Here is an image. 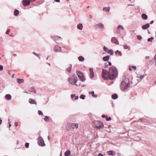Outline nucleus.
Returning a JSON list of instances; mask_svg holds the SVG:
<instances>
[{
	"label": "nucleus",
	"instance_id": "obj_1",
	"mask_svg": "<svg viewBox=\"0 0 156 156\" xmlns=\"http://www.w3.org/2000/svg\"><path fill=\"white\" fill-rule=\"evenodd\" d=\"M118 73L116 67L114 66H111L109 69V78L111 80L115 79L117 76Z\"/></svg>",
	"mask_w": 156,
	"mask_h": 156
},
{
	"label": "nucleus",
	"instance_id": "obj_2",
	"mask_svg": "<svg viewBox=\"0 0 156 156\" xmlns=\"http://www.w3.org/2000/svg\"><path fill=\"white\" fill-rule=\"evenodd\" d=\"M130 83L129 79L125 77L122 80L120 85V89L122 90L127 89L129 86Z\"/></svg>",
	"mask_w": 156,
	"mask_h": 156
},
{
	"label": "nucleus",
	"instance_id": "obj_3",
	"mask_svg": "<svg viewBox=\"0 0 156 156\" xmlns=\"http://www.w3.org/2000/svg\"><path fill=\"white\" fill-rule=\"evenodd\" d=\"M78 79L76 76L74 75L71 76L68 79V81L69 82L73 85H75L76 86L79 87L80 86V84H76Z\"/></svg>",
	"mask_w": 156,
	"mask_h": 156
},
{
	"label": "nucleus",
	"instance_id": "obj_4",
	"mask_svg": "<svg viewBox=\"0 0 156 156\" xmlns=\"http://www.w3.org/2000/svg\"><path fill=\"white\" fill-rule=\"evenodd\" d=\"M92 126L97 129H100L103 128L104 125L103 122L101 121H95L92 122Z\"/></svg>",
	"mask_w": 156,
	"mask_h": 156
},
{
	"label": "nucleus",
	"instance_id": "obj_5",
	"mask_svg": "<svg viewBox=\"0 0 156 156\" xmlns=\"http://www.w3.org/2000/svg\"><path fill=\"white\" fill-rule=\"evenodd\" d=\"M102 76L104 80H108L109 79V72L105 69H103L102 72Z\"/></svg>",
	"mask_w": 156,
	"mask_h": 156
},
{
	"label": "nucleus",
	"instance_id": "obj_6",
	"mask_svg": "<svg viewBox=\"0 0 156 156\" xmlns=\"http://www.w3.org/2000/svg\"><path fill=\"white\" fill-rule=\"evenodd\" d=\"M37 140V143L39 145L42 147H44L45 146L44 140L41 136H39L38 137Z\"/></svg>",
	"mask_w": 156,
	"mask_h": 156
},
{
	"label": "nucleus",
	"instance_id": "obj_7",
	"mask_svg": "<svg viewBox=\"0 0 156 156\" xmlns=\"http://www.w3.org/2000/svg\"><path fill=\"white\" fill-rule=\"evenodd\" d=\"M76 73L80 81L82 82H83L85 81V78L84 77L83 74L81 72L79 71H77L76 72Z\"/></svg>",
	"mask_w": 156,
	"mask_h": 156
},
{
	"label": "nucleus",
	"instance_id": "obj_8",
	"mask_svg": "<svg viewBox=\"0 0 156 156\" xmlns=\"http://www.w3.org/2000/svg\"><path fill=\"white\" fill-rule=\"evenodd\" d=\"M36 0H23V4L25 6H27L30 4V3L33 2Z\"/></svg>",
	"mask_w": 156,
	"mask_h": 156
},
{
	"label": "nucleus",
	"instance_id": "obj_9",
	"mask_svg": "<svg viewBox=\"0 0 156 156\" xmlns=\"http://www.w3.org/2000/svg\"><path fill=\"white\" fill-rule=\"evenodd\" d=\"M53 50L56 52H60L61 51V49L60 47L58 45H55L53 48Z\"/></svg>",
	"mask_w": 156,
	"mask_h": 156
},
{
	"label": "nucleus",
	"instance_id": "obj_10",
	"mask_svg": "<svg viewBox=\"0 0 156 156\" xmlns=\"http://www.w3.org/2000/svg\"><path fill=\"white\" fill-rule=\"evenodd\" d=\"M146 75H147L146 74H145L143 75H141L139 74L138 75H137V78H138V79H137V80L138 81V82L141 81L142 79Z\"/></svg>",
	"mask_w": 156,
	"mask_h": 156
},
{
	"label": "nucleus",
	"instance_id": "obj_11",
	"mask_svg": "<svg viewBox=\"0 0 156 156\" xmlns=\"http://www.w3.org/2000/svg\"><path fill=\"white\" fill-rule=\"evenodd\" d=\"M111 41L112 43L118 45L119 44L118 41L116 39L115 37H112L111 38Z\"/></svg>",
	"mask_w": 156,
	"mask_h": 156
},
{
	"label": "nucleus",
	"instance_id": "obj_12",
	"mask_svg": "<svg viewBox=\"0 0 156 156\" xmlns=\"http://www.w3.org/2000/svg\"><path fill=\"white\" fill-rule=\"evenodd\" d=\"M90 78V79H92L94 77V74L93 72V68H90L89 69Z\"/></svg>",
	"mask_w": 156,
	"mask_h": 156
},
{
	"label": "nucleus",
	"instance_id": "obj_13",
	"mask_svg": "<svg viewBox=\"0 0 156 156\" xmlns=\"http://www.w3.org/2000/svg\"><path fill=\"white\" fill-rule=\"evenodd\" d=\"M150 27L149 24L148 23L145 24V25H143L142 26V28L143 30H146L147 29Z\"/></svg>",
	"mask_w": 156,
	"mask_h": 156
},
{
	"label": "nucleus",
	"instance_id": "obj_14",
	"mask_svg": "<svg viewBox=\"0 0 156 156\" xmlns=\"http://www.w3.org/2000/svg\"><path fill=\"white\" fill-rule=\"evenodd\" d=\"M78 124L72 123L71 124V127L73 129L77 128L78 127Z\"/></svg>",
	"mask_w": 156,
	"mask_h": 156
},
{
	"label": "nucleus",
	"instance_id": "obj_15",
	"mask_svg": "<svg viewBox=\"0 0 156 156\" xmlns=\"http://www.w3.org/2000/svg\"><path fill=\"white\" fill-rule=\"evenodd\" d=\"M29 102L31 104H37V102L36 101L32 98H30L29 99Z\"/></svg>",
	"mask_w": 156,
	"mask_h": 156
},
{
	"label": "nucleus",
	"instance_id": "obj_16",
	"mask_svg": "<svg viewBox=\"0 0 156 156\" xmlns=\"http://www.w3.org/2000/svg\"><path fill=\"white\" fill-rule=\"evenodd\" d=\"M96 26L98 28L102 29L104 28V25L102 23H100L97 24Z\"/></svg>",
	"mask_w": 156,
	"mask_h": 156
},
{
	"label": "nucleus",
	"instance_id": "obj_17",
	"mask_svg": "<svg viewBox=\"0 0 156 156\" xmlns=\"http://www.w3.org/2000/svg\"><path fill=\"white\" fill-rule=\"evenodd\" d=\"M77 28L79 30H82L83 29V25L82 23L78 24L77 26Z\"/></svg>",
	"mask_w": 156,
	"mask_h": 156
},
{
	"label": "nucleus",
	"instance_id": "obj_18",
	"mask_svg": "<svg viewBox=\"0 0 156 156\" xmlns=\"http://www.w3.org/2000/svg\"><path fill=\"white\" fill-rule=\"evenodd\" d=\"M52 39L54 41L58 40H59V39H61V38L60 37H58V36H56L52 37Z\"/></svg>",
	"mask_w": 156,
	"mask_h": 156
},
{
	"label": "nucleus",
	"instance_id": "obj_19",
	"mask_svg": "<svg viewBox=\"0 0 156 156\" xmlns=\"http://www.w3.org/2000/svg\"><path fill=\"white\" fill-rule=\"evenodd\" d=\"M64 154L65 156H69L71 154L70 151L69 150H67V151L65 152Z\"/></svg>",
	"mask_w": 156,
	"mask_h": 156
},
{
	"label": "nucleus",
	"instance_id": "obj_20",
	"mask_svg": "<svg viewBox=\"0 0 156 156\" xmlns=\"http://www.w3.org/2000/svg\"><path fill=\"white\" fill-rule=\"evenodd\" d=\"M109 56L107 55L103 58V60L104 61H107L109 59Z\"/></svg>",
	"mask_w": 156,
	"mask_h": 156
},
{
	"label": "nucleus",
	"instance_id": "obj_21",
	"mask_svg": "<svg viewBox=\"0 0 156 156\" xmlns=\"http://www.w3.org/2000/svg\"><path fill=\"white\" fill-rule=\"evenodd\" d=\"M107 152L108 153V154L110 155H114L115 154V152L113 151H108Z\"/></svg>",
	"mask_w": 156,
	"mask_h": 156
},
{
	"label": "nucleus",
	"instance_id": "obj_22",
	"mask_svg": "<svg viewBox=\"0 0 156 156\" xmlns=\"http://www.w3.org/2000/svg\"><path fill=\"white\" fill-rule=\"evenodd\" d=\"M89 94H91L92 96L93 97L96 98L97 97V95L96 94H95L94 91H92L91 92H89Z\"/></svg>",
	"mask_w": 156,
	"mask_h": 156
},
{
	"label": "nucleus",
	"instance_id": "obj_23",
	"mask_svg": "<svg viewBox=\"0 0 156 156\" xmlns=\"http://www.w3.org/2000/svg\"><path fill=\"white\" fill-rule=\"evenodd\" d=\"M11 96L9 94H7L5 96V98L7 100H9L11 99Z\"/></svg>",
	"mask_w": 156,
	"mask_h": 156
},
{
	"label": "nucleus",
	"instance_id": "obj_24",
	"mask_svg": "<svg viewBox=\"0 0 156 156\" xmlns=\"http://www.w3.org/2000/svg\"><path fill=\"white\" fill-rule=\"evenodd\" d=\"M117 29V30H119L120 31H121L122 30H124V28L122 25H119L118 26Z\"/></svg>",
	"mask_w": 156,
	"mask_h": 156
},
{
	"label": "nucleus",
	"instance_id": "obj_25",
	"mask_svg": "<svg viewBox=\"0 0 156 156\" xmlns=\"http://www.w3.org/2000/svg\"><path fill=\"white\" fill-rule=\"evenodd\" d=\"M103 10L104 11L108 12H109L110 10V7H104L103 8Z\"/></svg>",
	"mask_w": 156,
	"mask_h": 156
},
{
	"label": "nucleus",
	"instance_id": "obj_26",
	"mask_svg": "<svg viewBox=\"0 0 156 156\" xmlns=\"http://www.w3.org/2000/svg\"><path fill=\"white\" fill-rule=\"evenodd\" d=\"M17 83L19 84L23 83L24 82V80L23 79H20L18 78L17 79Z\"/></svg>",
	"mask_w": 156,
	"mask_h": 156
},
{
	"label": "nucleus",
	"instance_id": "obj_27",
	"mask_svg": "<svg viewBox=\"0 0 156 156\" xmlns=\"http://www.w3.org/2000/svg\"><path fill=\"white\" fill-rule=\"evenodd\" d=\"M123 47L125 49H127L128 50H130V47L125 43L124 44Z\"/></svg>",
	"mask_w": 156,
	"mask_h": 156
},
{
	"label": "nucleus",
	"instance_id": "obj_28",
	"mask_svg": "<svg viewBox=\"0 0 156 156\" xmlns=\"http://www.w3.org/2000/svg\"><path fill=\"white\" fill-rule=\"evenodd\" d=\"M71 98H74L76 100H77L79 98L78 96H76L75 94H71Z\"/></svg>",
	"mask_w": 156,
	"mask_h": 156
},
{
	"label": "nucleus",
	"instance_id": "obj_29",
	"mask_svg": "<svg viewBox=\"0 0 156 156\" xmlns=\"http://www.w3.org/2000/svg\"><path fill=\"white\" fill-rule=\"evenodd\" d=\"M72 67V65H70L69 67L66 69V71L69 73H70L71 72Z\"/></svg>",
	"mask_w": 156,
	"mask_h": 156
},
{
	"label": "nucleus",
	"instance_id": "obj_30",
	"mask_svg": "<svg viewBox=\"0 0 156 156\" xmlns=\"http://www.w3.org/2000/svg\"><path fill=\"white\" fill-rule=\"evenodd\" d=\"M142 18L144 20H146L147 18V16L146 14H143L142 15Z\"/></svg>",
	"mask_w": 156,
	"mask_h": 156
},
{
	"label": "nucleus",
	"instance_id": "obj_31",
	"mask_svg": "<svg viewBox=\"0 0 156 156\" xmlns=\"http://www.w3.org/2000/svg\"><path fill=\"white\" fill-rule=\"evenodd\" d=\"M44 120H45V122H48L50 121L49 118L48 116H44Z\"/></svg>",
	"mask_w": 156,
	"mask_h": 156
},
{
	"label": "nucleus",
	"instance_id": "obj_32",
	"mask_svg": "<svg viewBox=\"0 0 156 156\" xmlns=\"http://www.w3.org/2000/svg\"><path fill=\"white\" fill-rule=\"evenodd\" d=\"M118 97L116 94H114L112 95V98L113 99H116L118 98Z\"/></svg>",
	"mask_w": 156,
	"mask_h": 156
},
{
	"label": "nucleus",
	"instance_id": "obj_33",
	"mask_svg": "<svg viewBox=\"0 0 156 156\" xmlns=\"http://www.w3.org/2000/svg\"><path fill=\"white\" fill-rule=\"evenodd\" d=\"M107 53L112 55L114 54V51L112 49H110Z\"/></svg>",
	"mask_w": 156,
	"mask_h": 156
},
{
	"label": "nucleus",
	"instance_id": "obj_34",
	"mask_svg": "<svg viewBox=\"0 0 156 156\" xmlns=\"http://www.w3.org/2000/svg\"><path fill=\"white\" fill-rule=\"evenodd\" d=\"M78 59L80 61H83L84 60V58L82 56H80L78 57Z\"/></svg>",
	"mask_w": 156,
	"mask_h": 156
},
{
	"label": "nucleus",
	"instance_id": "obj_35",
	"mask_svg": "<svg viewBox=\"0 0 156 156\" xmlns=\"http://www.w3.org/2000/svg\"><path fill=\"white\" fill-rule=\"evenodd\" d=\"M115 53L116 55L118 54L120 56H121L122 55L121 52L120 51H119L118 50L115 51Z\"/></svg>",
	"mask_w": 156,
	"mask_h": 156
},
{
	"label": "nucleus",
	"instance_id": "obj_36",
	"mask_svg": "<svg viewBox=\"0 0 156 156\" xmlns=\"http://www.w3.org/2000/svg\"><path fill=\"white\" fill-rule=\"evenodd\" d=\"M14 13L15 16H17L19 13V11L18 10L15 9Z\"/></svg>",
	"mask_w": 156,
	"mask_h": 156
},
{
	"label": "nucleus",
	"instance_id": "obj_37",
	"mask_svg": "<svg viewBox=\"0 0 156 156\" xmlns=\"http://www.w3.org/2000/svg\"><path fill=\"white\" fill-rule=\"evenodd\" d=\"M104 51L105 52H108L110 49L104 46L103 48Z\"/></svg>",
	"mask_w": 156,
	"mask_h": 156
},
{
	"label": "nucleus",
	"instance_id": "obj_38",
	"mask_svg": "<svg viewBox=\"0 0 156 156\" xmlns=\"http://www.w3.org/2000/svg\"><path fill=\"white\" fill-rule=\"evenodd\" d=\"M29 90L30 92H34L35 93H36V91L33 88L30 89Z\"/></svg>",
	"mask_w": 156,
	"mask_h": 156
},
{
	"label": "nucleus",
	"instance_id": "obj_39",
	"mask_svg": "<svg viewBox=\"0 0 156 156\" xmlns=\"http://www.w3.org/2000/svg\"><path fill=\"white\" fill-rule=\"evenodd\" d=\"M154 38L153 37H151V38H149L147 39L148 42H152V41L154 39Z\"/></svg>",
	"mask_w": 156,
	"mask_h": 156
},
{
	"label": "nucleus",
	"instance_id": "obj_40",
	"mask_svg": "<svg viewBox=\"0 0 156 156\" xmlns=\"http://www.w3.org/2000/svg\"><path fill=\"white\" fill-rule=\"evenodd\" d=\"M33 53L34 55L36 56L37 57L40 59V55L39 54L35 53L34 52H33Z\"/></svg>",
	"mask_w": 156,
	"mask_h": 156
},
{
	"label": "nucleus",
	"instance_id": "obj_41",
	"mask_svg": "<svg viewBox=\"0 0 156 156\" xmlns=\"http://www.w3.org/2000/svg\"><path fill=\"white\" fill-rule=\"evenodd\" d=\"M136 37L137 39L139 40H140L142 38V37L140 35H137L136 36Z\"/></svg>",
	"mask_w": 156,
	"mask_h": 156
},
{
	"label": "nucleus",
	"instance_id": "obj_42",
	"mask_svg": "<svg viewBox=\"0 0 156 156\" xmlns=\"http://www.w3.org/2000/svg\"><path fill=\"white\" fill-rule=\"evenodd\" d=\"M85 96L83 94H81L80 97V98L82 99H84L85 98Z\"/></svg>",
	"mask_w": 156,
	"mask_h": 156
},
{
	"label": "nucleus",
	"instance_id": "obj_43",
	"mask_svg": "<svg viewBox=\"0 0 156 156\" xmlns=\"http://www.w3.org/2000/svg\"><path fill=\"white\" fill-rule=\"evenodd\" d=\"M38 114L39 115H43L42 112L40 110H39L38 112Z\"/></svg>",
	"mask_w": 156,
	"mask_h": 156
},
{
	"label": "nucleus",
	"instance_id": "obj_44",
	"mask_svg": "<svg viewBox=\"0 0 156 156\" xmlns=\"http://www.w3.org/2000/svg\"><path fill=\"white\" fill-rule=\"evenodd\" d=\"M111 118L110 117H108L107 116H106V120L107 121H109L111 120Z\"/></svg>",
	"mask_w": 156,
	"mask_h": 156
},
{
	"label": "nucleus",
	"instance_id": "obj_45",
	"mask_svg": "<svg viewBox=\"0 0 156 156\" xmlns=\"http://www.w3.org/2000/svg\"><path fill=\"white\" fill-rule=\"evenodd\" d=\"M25 146L27 148H28L29 147V143H26Z\"/></svg>",
	"mask_w": 156,
	"mask_h": 156
},
{
	"label": "nucleus",
	"instance_id": "obj_46",
	"mask_svg": "<svg viewBox=\"0 0 156 156\" xmlns=\"http://www.w3.org/2000/svg\"><path fill=\"white\" fill-rule=\"evenodd\" d=\"M10 29H9L7 30L6 31V34H9V32L10 31Z\"/></svg>",
	"mask_w": 156,
	"mask_h": 156
},
{
	"label": "nucleus",
	"instance_id": "obj_47",
	"mask_svg": "<svg viewBox=\"0 0 156 156\" xmlns=\"http://www.w3.org/2000/svg\"><path fill=\"white\" fill-rule=\"evenodd\" d=\"M3 69V67L2 65H0V71H2Z\"/></svg>",
	"mask_w": 156,
	"mask_h": 156
},
{
	"label": "nucleus",
	"instance_id": "obj_48",
	"mask_svg": "<svg viewBox=\"0 0 156 156\" xmlns=\"http://www.w3.org/2000/svg\"><path fill=\"white\" fill-rule=\"evenodd\" d=\"M131 68L135 70L136 69V67L135 66H131Z\"/></svg>",
	"mask_w": 156,
	"mask_h": 156
},
{
	"label": "nucleus",
	"instance_id": "obj_49",
	"mask_svg": "<svg viewBox=\"0 0 156 156\" xmlns=\"http://www.w3.org/2000/svg\"><path fill=\"white\" fill-rule=\"evenodd\" d=\"M120 31L119 30H118L117 31H116V33L118 34H120Z\"/></svg>",
	"mask_w": 156,
	"mask_h": 156
},
{
	"label": "nucleus",
	"instance_id": "obj_50",
	"mask_svg": "<svg viewBox=\"0 0 156 156\" xmlns=\"http://www.w3.org/2000/svg\"><path fill=\"white\" fill-rule=\"evenodd\" d=\"M15 124L16 126H18V124L17 122H15Z\"/></svg>",
	"mask_w": 156,
	"mask_h": 156
},
{
	"label": "nucleus",
	"instance_id": "obj_51",
	"mask_svg": "<svg viewBox=\"0 0 156 156\" xmlns=\"http://www.w3.org/2000/svg\"><path fill=\"white\" fill-rule=\"evenodd\" d=\"M154 22V21L153 20H152L150 22V24H151L153 23Z\"/></svg>",
	"mask_w": 156,
	"mask_h": 156
},
{
	"label": "nucleus",
	"instance_id": "obj_52",
	"mask_svg": "<svg viewBox=\"0 0 156 156\" xmlns=\"http://www.w3.org/2000/svg\"><path fill=\"white\" fill-rule=\"evenodd\" d=\"M98 156H103V155L102 154L100 153L98 154Z\"/></svg>",
	"mask_w": 156,
	"mask_h": 156
},
{
	"label": "nucleus",
	"instance_id": "obj_53",
	"mask_svg": "<svg viewBox=\"0 0 156 156\" xmlns=\"http://www.w3.org/2000/svg\"><path fill=\"white\" fill-rule=\"evenodd\" d=\"M102 117L103 118H104L105 117H106V116L104 115H102Z\"/></svg>",
	"mask_w": 156,
	"mask_h": 156
},
{
	"label": "nucleus",
	"instance_id": "obj_54",
	"mask_svg": "<svg viewBox=\"0 0 156 156\" xmlns=\"http://www.w3.org/2000/svg\"><path fill=\"white\" fill-rule=\"evenodd\" d=\"M54 1L56 2H59L60 1V0H54Z\"/></svg>",
	"mask_w": 156,
	"mask_h": 156
},
{
	"label": "nucleus",
	"instance_id": "obj_55",
	"mask_svg": "<svg viewBox=\"0 0 156 156\" xmlns=\"http://www.w3.org/2000/svg\"><path fill=\"white\" fill-rule=\"evenodd\" d=\"M2 122V120L0 119V125L1 124Z\"/></svg>",
	"mask_w": 156,
	"mask_h": 156
},
{
	"label": "nucleus",
	"instance_id": "obj_56",
	"mask_svg": "<svg viewBox=\"0 0 156 156\" xmlns=\"http://www.w3.org/2000/svg\"><path fill=\"white\" fill-rule=\"evenodd\" d=\"M108 64L109 66H111L112 65L111 63L110 62H108Z\"/></svg>",
	"mask_w": 156,
	"mask_h": 156
},
{
	"label": "nucleus",
	"instance_id": "obj_57",
	"mask_svg": "<svg viewBox=\"0 0 156 156\" xmlns=\"http://www.w3.org/2000/svg\"><path fill=\"white\" fill-rule=\"evenodd\" d=\"M10 123H11L10 122H9V127H10L11 126V125Z\"/></svg>",
	"mask_w": 156,
	"mask_h": 156
},
{
	"label": "nucleus",
	"instance_id": "obj_58",
	"mask_svg": "<svg viewBox=\"0 0 156 156\" xmlns=\"http://www.w3.org/2000/svg\"><path fill=\"white\" fill-rule=\"evenodd\" d=\"M149 56H146L145 57L146 59H147L149 58Z\"/></svg>",
	"mask_w": 156,
	"mask_h": 156
},
{
	"label": "nucleus",
	"instance_id": "obj_59",
	"mask_svg": "<svg viewBox=\"0 0 156 156\" xmlns=\"http://www.w3.org/2000/svg\"><path fill=\"white\" fill-rule=\"evenodd\" d=\"M14 75H14V74H13L12 75V78H13V77H14Z\"/></svg>",
	"mask_w": 156,
	"mask_h": 156
},
{
	"label": "nucleus",
	"instance_id": "obj_60",
	"mask_svg": "<svg viewBox=\"0 0 156 156\" xmlns=\"http://www.w3.org/2000/svg\"><path fill=\"white\" fill-rule=\"evenodd\" d=\"M62 156V151H61L60 152V156Z\"/></svg>",
	"mask_w": 156,
	"mask_h": 156
},
{
	"label": "nucleus",
	"instance_id": "obj_61",
	"mask_svg": "<svg viewBox=\"0 0 156 156\" xmlns=\"http://www.w3.org/2000/svg\"><path fill=\"white\" fill-rule=\"evenodd\" d=\"M129 5V4H128V6H133V5Z\"/></svg>",
	"mask_w": 156,
	"mask_h": 156
},
{
	"label": "nucleus",
	"instance_id": "obj_62",
	"mask_svg": "<svg viewBox=\"0 0 156 156\" xmlns=\"http://www.w3.org/2000/svg\"><path fill=\"white\" fill-rule=\"evenodd\" d=\"M89 17L90 18H92V16L91 15H90Z\"/></svg>",
	"mask_w": 156,
	"mask_h": 156
},
{
	"label": "nucleus",
	"instance_id": "obj_63",
	"mask_svg": "<svg viewBox=\"0 0 156 156\" xmlns=\"http://www.w3.org/2000/svg\"><path fill=\"white\" fill-rule=\"evenodd\" d=\"M129 70H130V71H131V70H132L131 68H130V67L129 68Z\"/></svg>",
	"mask_w": 156,
	"mask_h": 156
},
{
	"label": "nucleus",
	"instance_id": "obj_64",
	"mask_svg": "<svg viewBox=\"0 0 156 156\" xmlns=\"http://www.w3.org/2000/svg\"><path fill=\"white\" fill-rule=\"evenodd\" d=\"M47 64H48L49 66H50V63H47Z\"/></svg>",
	"mask_w": 156,
	"mask_h": 156
}]
</instances>
